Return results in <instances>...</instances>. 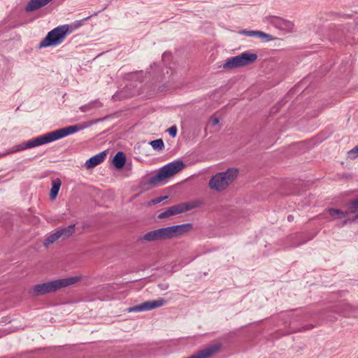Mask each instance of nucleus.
I'll use <instances>...</instances> for the list:
<instances>
[{
	"label": "nucleus",
	"instance_id": "7",
	"mask_svg": "<svg viewBox=\"0 0 358 358\" xmlns=\"http://www.w3.org/2000/svg\"><path fill=\"white\" fill-rule=\"evenodd\" d=\"M81 276H73L66 278L57 279L46 282V293L55 292L62 288L73 285L80 281Z\"/></svg>",
	"mask_w": 358,
	"mask_h": 358
},
{
	"label": "nucleus",
	"instance_id": "21",
	"mask_svg": "<svg viewBox=\"0 0 358 358\" xmlns=\"http://www.w3.org/2000/svg\"><path fill=\"white\" fill-rule=\"evenodd\" d=\"M150 145L156 150H162L164 148V142L161 138L150 141Z\"/></svg>",
	"mask_w": 358,
	"mask_h": 358
},
{
	"label": "nucleus",
	"instance_id": "17",
	"mask_svg": "<svg viewBox=\"0 0 358 358\" xmlns=\"http://www.w3.org/2000/svg\"><path fill=\"white\" fill-rule=\"evenodd\" d=\"M126 162L125 155L122 152H118L113 157V163L117 169H122Z\"/></svg>",
	"mask_w": 358,
	"mask_h": 358
},
{
	"label": "nucleus",
	"instance_id": "20",
	"mask_svg": "<svg viewBox=\"0 0 358 358\" xmlns=\"http://www.w3.org/2000/svg\"><path fill=\"white\" fill-rule=\"evenodd\" d=\"M348 208L352 215V222H358V199L354 200L348 205Z\"/></svg>",
	"mask_w": 358,
	"mask_h": 358
},
{
	"label": "nucleus",
	"instance_id": "26",
	"mask_svg": "<svg viewBox=\"0 0 358 358\" xmlns=\"http://www.w3.org/2000/svg\"><path fill=\"white\" fill-rule=\"evenodd\" d=\"M177 131H178V129H177V127L176 125H173V126L171 127L167 130V131L169 132L170 136H171L173 138L176 137V136L177 134Z\"/></svg>",
	"mask_w": 358,
	"mask_h": 358
},
{
	"label": "nucleus",
	"instance_id": "15",
	"mask_svg": "<svg viewBox=\"0 0 358 358\" xmlns=\"http://www.w3.org/2000/svg\"><path fill=\"white\" fill-rule=\"evenodd\" d=\"M238 33L241 35H245L249 37L265 38L266 41H271L273 38L271 35L267 34L261 31H248L246 29H243L239 31Z\"/></svg>",
	"mask_w": 358,
	"mask_h": 358
},
{
	"label": "nucleus",
	"instance_id": "9",
	"mask_svg": "<svg viewBox=\"0 0 358 358\" xmlns=\"http://www.w3.org/2000/svg\"><path fill=\"white\" fill-rule=\"evenodd\" d=\"M166 303V301L164 299H159L157 300L147 301L138 306L130 307L127 308V312H142L151 310L159 307L163 306Z\"/></svg>",
	"mask_w": 358,
	"mask_h": 358
},
{
	"label": "nucleus",
	"instance_id": "2",
	"mask_svg": "<svg viewBox=\"0 0 358 358\" xmlns=\"http://www.w3.org/2000/svg\"><path fill=\"white\" fill-rule=\"evenodd\" d=\"M184 167L185 164L180 160L169 163L159 169L155 176L150 177L146 184L155 187L159 186L164 180L182 171Z\"/></svg>",
	"mask_w": 358,
	"mask_h": 358
},
{
	"label": "nucleus",
	"instance_id": "18",
	"mask_svg": "<svg viewBox=\"0 0 358 358\" xmlns=\"http://www.w3.org/2000/svg\"><path fill=\"white\" fill-rule=\"evenodd\" d=\"M75 224L58 230L60 238L64 240L71 236L75 232Z\"/></svg>",
	"mask_w": 358,
	"mask_h": 358
},
{
	"label": "nucleus",
	"instance_id": "13",
	"mask_svg": "<svg viewBox=\"0 0 358 358\" xmlns=\"http://www.w3.org/2000/svg\"><path fill=\"white\" fill-rule=\"evenodd\" d=\"M220 349V345H213L197 352L196 354L192 355L188 358H210L213 355L216 354Z\"/></svg>",
	"mask_w": 358,
	"mask_h": 358
},
{
	"label": "nucleus",
	"instance_id": "10",
	"mask_svg": "<svg viewBox=\"0 0 358 358\" xmlns=\"http://www.w3.org/2000/svg\"><path fill=\"white\" fill-rule=\"evenodd\" d=\"M266 20L268 22L272 24L278 29L285 31H291L294 27V24L292 22L278 17L269 16L266 17Z\"/></svg>",
	"mask_w": 358,
	"mask_h": 358
},
{
	"label": "nucleus",
	"instance_id": "25",
	"mask_svg": "<svg viewBox=\"0 0 358 358\" xmlns=\"http://www.w3.org/2000/svg\"><path fill=\"white\" fill-rule=\"evenodd\" d=\"M348 156L350 158L355 159L358 157V145L352 150L348 152Z\"/></svg>",
	"mask_w": 358,
	"mask_h": 358
},
{
	"label": "nucleus",
	"instance_id": "12",
	"mask_svg": "<svg viewBox=\"0 0 358 358\" xmlns=\"http://www.w3.org/2000/svg\"><path fill=\"white\" fill-rule=\"evenodd\" d=\"M45 144V134L41 135L36 138L24 142L15 147V151H20L28 148L42 145Z\"/></svg>",
	"mask_w": 358,
	"mask_h": 358
},
{
	"label": "nucleus",
	"instance_id": "14",
	"mask_svg": "<svg viewBox=\"0 0 358 358\" xmlns=\"http://www.w3.org/2000/svg\"><path fill=\"white\" fill-rule=\"evenodd\" d=\"M106 154L105 152H101L86 161L85 166L87 169H91L98 164H101L106 158Z\"/></svg>",
	"mask_w": 358,
	"mask_h": 358
},
{
	"label": "nucleus",
	"instance_id": "29",
	"mask_svg": "<svg viewBox=\"0 0 358 358\" xmlns=\"http://www.w3.org/2000/svg\"><path fill=\"white\" fill-rule=\"evenodd\" d=\"M52 1V0H46V4H47L48 3H49L50 1Z\"/></svg>",
	"mask_w": 358,
	"mask_h": 358
},
{
	"label": "nucleus",
	"instance_id": "1",
	"mask_svg": "<svg viewBox=\"0 0 358 358\" xmlns=\"http://www.w3.org/2000/svg\"><path fill=\"white\" fill-rule=\"evenodd\" d=\"M190 228V224H183L160 228L145 233L143 236L142 240L147 242H154L171 239L187 232Z\"/></svg>",
	"mask_w": 358,
	"mask_h": 358
},
{
	"label": "nucleus",
	"instance_id": "16",
	"mask_svg": "<svg viewBox=\"0 0 358 358\" xmlns=\"http://www.w3.org/2000/svg\"><path fill=\"white\" fill-rule=\"evenodd\" d=\"M62 186V181L59 178H55L51 181V188L49 192L50 199L55 201L58 195L59 191Z\"/></svg>",
	"mask_w": 358,
	"mask_h": 358
},
{
	"label": "nucleus",
	"instance_id": "30",
	"mask_svg": "<svg viewBox=\"0 0 358 358\" xmlns=\"http://www.w3.org/2000/svg\"><path fill=\"white\" fill-rule=\"evenodd\" d=\"M89 18H90V17H87L86 18H85V20H87Z\"/></svg>",
	"mask_w": 358,
	"mask_h": 358
},
{
	"label": "nucleus",
	"instance_id": "11",
	"mask_svg": "<svg viewBox=\"0 0 358 358\" xmlns=\"http://www.w3.org/2000/svg\"><path fill=\"white\" fill-rule=\"evenodd\" d=\"M328 212L332 217V220L343 221V225L346 224L348 222H352V215H350L348 208L345 210L329 208Z\"/></svg>",
	"mask_w": 358,
	"mask_h": 358
},
{
	"label": "nucleus",
	"instance_id": "5",
	"mask_svg": "<svg viewBox=\"0 0 358 358\" xmlns=\"http://www.w3.org/2000/svg\"><path fill=\"white\" fill-rule=\"evenodd\" d=\"M257 59V55L255 53L244 52L237 56L228 58L222 64V68L225 70H231L239 67H243L252 64Z\"/></svg>",
	"mask_w": 358,
	"mask_h": 358
},
{
	"label": "nucleus",
	"instance_id": "24",
	"mask_svg": "<svg viewBox=\"0 0 358 358\" xmlns=\"http://www.w3.org/2000/svg\"><path fill=\"white\" fill-rule=\"evenodd\" d=\"M167 198H168L167 196L155 198V199H152L151 201H148V205L150 206V205H155V204L159 203L160 202L163 201L164 200L166 199Z\"/></svg>",
	"mask_w": 358,
	"mask_h": 358
},
{
	"label": "nucleus",
	"instance_id": "19",
	"mask_svg": "<svg viewBox=\"0 0 358 358\" xmlns=\"http://www.w3.org/2000/svg\"><path fill=\"white\" fill-rule=\"evenodd\" d=\"M45 6V0H31L27 7V12H32Z\"/></svg>",
	"mask_w": 358,
	"mask_h": 358
},
{
	"label": "nucleus",
	"instance_id": "4",
	"mask_svg": "<svg viewBox=\"0 0 358 358\" xmlns=\"http://www.w3.org/2000/svg\"><path fill=\"white\" fill-rule=\"evenodd\" d=\"M78 28V26L73 27L69 24L59 26L46 35V47L57 46L61 44L65 39L67 34H71Z\"/></svg>",
	"mask_w": 358,
	"mask_h": 358
},
{
	"label": "nucleus",
	"instance_id": "6",
	"mask_svg": "<svg viewBox=\"0 0 358 358\" xmlns=\"http://www.w3.org/2000/svg\"><path fill=\"white\" fill-rule=\"evenodd\" d=\"M88 127L87 124H78L57 129L46 134V143L60 139L69 135L75 134Z\"/></svg>",
	"mask_w": 358,
	"mask_h": 358
},
{
	"label": "nucleus",
	"instance_id": "22",
	"mask_svg": "<svg viewBox=\"0 0 358 358\" xmlns=\"http://www.w3.org/2000/svg\"><path fill=\"white\" fill-rule=\"evenodd\" d=\"M34 294L36 296L44 294H45V283L35 285L34 287Z\"/></svg>",
	"mask_w": 358,
	"mask_h": 358
},
{
	"label": "nucleus",
	"instance_id": "27",
	"mask_svg": "<svg viewBox=\"0 0 358 358\" xmlns=\"http://www.w3.org/2000/svg\"><path fill=\"white\" fill-rule=\"evenodd\" d=\"M220 122V120L217 117H212L210 123L213 126L217 125Z\"/></svg>",
	"mask_w": 358,
	"mask_h": 358
},
{
	"label": "nucleus",
	"instance_id": "28",
	"mask_svg": "<svg viewBox=\"0 0 358 358\" xmlns=\"http://www.w3.org/2000/svg\"><path fill=\"white\" fill-rule=\"evenodd\" d=\"M45 47V38L42 39L39 43V48H42Z\"/></svg>",
	"mask_w": 358,
	"mask_h": 358
},
{
	"label": "nucleus",
	"instance_id": "3",
	"mask_svg": "<svg viewBox=\"0 0 358 358\" xmlns=\"http://www.w3.org/2000/svg\"><path fill=\"white\" fill-rule=\"evenodd\" d=\"M238 170L229 168L226 171L216 173L212 176L208 182L210 189L216 192L225 190L238 176Z\"/></svg>",
	"mask_w": 358,
	"mask_h": 358
},
{
	"label": "nucleus",
	"instance_id": "23",
	"mask_svg": "<svg viewBox=\"0 0 358 358\" xmlns=\"http://www.w3.org/2000/svg\"><path fill=\"white\" fill-rule=\"evenodd\" d=\"M59 238H60L59 234L58 231H57L55 233L51 234L48 236V238H46V245L47 244H51L57 241Z\"/></svg>",
	"mask_w": 358,
	"mask_h": 358
},
{
	"label": "nucleus",
	"instance_id": "8",
	"mask_svg": "<svg viewBox=\"0 0 358 358\" xmlns=\"http://www.w3.org/2000/svg\"><path fill=\"white\" fill-rule=\"evenodd\" d=\"M196 207V206L193 203H182L177 205L172 206L169 207L166 210L159 213L158 215V218L159 219H165L170 217L171 216H174L182 213H185L187 210H189Z\"/></svg>",
	"mask_w": 358,
	"mask_h": 358
}]
</instances>
